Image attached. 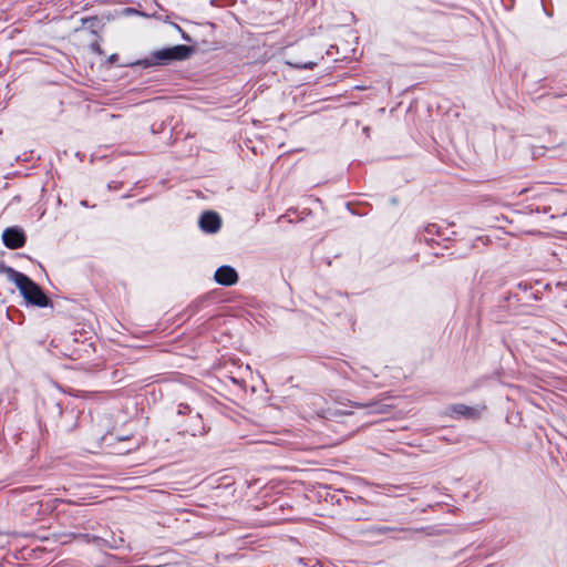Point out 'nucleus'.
<instances>
[{
  "label": "nucleus",
  "instance_id": "nucleus-10",
  "mask_svg": "<svg viewBox=\"0 0 567 567\" xmlns=\"http://www.w3.org/2000/svg\"><path fill=\"white\" fill-rule=\"evenodd\" d=\"M393 530H395V528L390 526H371L367 528L364 532L371 535H383Z\"/></svg>",
  "mask_w": 567,
  "mask_h": 567
},
{
  "label": "nucleus",
  "instance_id": "nucleus-3",
  "mask_svg": "<svg viewBox=\"0 0 567 567\" xmlns=\"http://www.w3.org/2000/svg\"><path fill=\"white\" fill-rule=\"evenodd\" d=\"M27 240L24 231L19 227L6 228L2 233V241L9 249H18L24 246Z\"/></svg>",
  "mask_w": 567,
  "mask_h": 567
},
{
  "label": "nucleus",
  "instance_id": "nucleus-4",
  "mask_svg": "<svg viewBox=\"0 0 567 567\" xmlns=\"http://www.w3.org/2000/svg\"><path fill=\"white\" fill-rule=\"evenodd\" d=\"M198 225L204 233L216 234L221 227V218L215 212H204L199 217Z\"/></svg>",
  "mask_w": 567,
  "mask_h": 567
},
{
  "label": "nucleus",
  "instance_id": "nucleus-5",
  "mask_svg": "<svg viewBox=\"0 0 567 567\" xmlns=\"http://www.w3.org/2000/svg\"><path fill=\"white\" fill-rule=\"evenodd\" d=\"M238 274L235 268L228 265L217 268L214 275L215 281L220 286H234L238 282Z\"/></svg>",
  "mask_w": 567,
  "mask_h": 567
},
{
  "label": "nucleus",
  "instance_id": "nucleus-14",
  "mask_svg": "<svg viewBox=\"0 0 567 567\" xmlns=\"http://www.w3.org/2000/svg\"><path fill=\"white\" fill-rule=\"evenodd\" d=\"M127 440V436L118 437V441H125Z\"/></svg>",
  "mask_w": 567,
  "mask_h": 567
},
{
  "label": "nucleus",
  "instance_id": "nucleus-1",
  "mask_svg": "<svg viewBox=\"0 0 567 567\" xmlns=\"http://www.w3.org/2000/svg\"><path fill=\"white\" fill-rule=\"evenodd\" d=\"M0 272H3L7 279L16 285L28 305L39 308L51 305L49 297L43 292L42 288L27 275L3 264L0 265Z\"/></svg>",
  "mask_w": 567,
  "mask_h": 567
},
{
  "label": "nucleus",
  "instance_id": "nucleus-6",
  "mask_svg": "<svg viewBox=\"0 0 567 567\" xmlns=\"http://www.w3.org/2000/svg\"><path fill=\"white\" fill-rule=\"evenodd\" d=\"M183 433H188L192 436H203L207 433L203 417L199 413L190 415L189 425L183 429Z\"/></svg>",
  "mask_w": 567,
  "mask_h": 567
},
{
  "label": "nucleus",
  "instance_id": "nucleus-13",
  "mask_svg": "<svg viewBox=\"0 0 567 567\" xmlns=\"http://www.w3.org/2000/svg\"><path fill=\"white\" fill-rule=\"evenodd\" d=\"M183 39H185L186 41H190V38L186 33H183Z\"/></svg>",
  "mask_w": 567,
  "mask_h": 567
},
{
  "label": "nucleus",
  "instance_id": "nucleus-8",
  "mask_svg": "<svg viewBox=\"0 0 567 567\" xmlns=\"http://www.w3.org/2000/svg\"><path fill=\"white\" fill-rule=\"evenodd\" d=\"M434 235H437V236L441 235L440 227L436 224H429L424 228L421 239H423L424 241L430 244V243L434 241V238H433Z\"/></svg>",
  "mask_w": 567,
  "mask_h": 567
},
{
  "label": "nucleus",
  "instance_id": "nucleus-9",
  "mask_svg": "<svg viewBox=\"0 0 567 567\" xmlns=\"http://www.w3.org/2000/svg\"><path fill=\"white\" fill-rule=\"evenodd\" d=\"M452 411L461 416H472L473 415V409L465 405V404H455L452 406Z\"/></svg>",
  "mask_w": 567,
  "mask_h": 567
},
{
  "label": "nucleus",
  "instance_id": "nucleus-12",
  "mask_svg": "<svg viewBox=\"0 0 567 567\" xmlns=\"http://www.w3.org/2000/svg\"><path fill=\"white\" fill-rule=\"evenodd\" d=\"M316 64L315 63H305V64H295L296 68L299 69H312Z\"/></svg>",
  "mask_w": 567,
  "mask_h": 567
},
{
  "label": "nucleus",
  "instance_id": "nucleus-7",
  "mask_svg": "<svg viewBox=\"0 0 567 567\" xmlns=\"http://www.w3.org/2000/svg\"><path fill=\"white\" fill-rule=\"evenodd\" d=\"M358 406L369 409L370 413L384 414L390 411V405L380 402H369L367 404H357Z\"/></svg>",
  "mask_w": 567,
  "mask_h": 567
},
{
  "label": "nucleus",
  "instance_id": "nucleus-2",
  "mask_svg": "<svg viewBox=\"0 0 567 567\" xmlns=\"http://www.w3.org/2000/svg\"><path fill=\"white\" fill-rule=\"evenodd\" d=\"M193 48L178 44L154 51L148 58L138 62L143 66L165 65L172 61H183L190 56Z\"/></svg>",
  "mask_w": 567,
  "mask_h": 567
},
{
  "label": "nucleus",
  "instance_id": "nucleus-15",
  "mask_svg": "<svg viewBox=\"0 0 567 567\" xmlns=\"http://www.w3.org/2000/svg\"><path fill=\"white\" fill-rule=\"evenodd\" d=\"M115 59H116V54H113V55L111 56V61H114Z\"/></svg>",
  "mask_w": 567,
  "mask_h": 567
},
{
  "label": "nucleus",
  "instance_id": "nucleus-11",
  "mask_svg": "<svg viewBox=\"0 0 567 567\" xmlns=\"http://www.w3.org/2000/svg\"><path fill=\"white\" fill-rule=\"evenodd\" d=\"M177 413H178V414H181V415H184V414L190 413V408H189V405L181 403V404L178 405Z\"/></svg>",
  "mask_w": 567,
  "mask_h": 567
}]
</instances>
